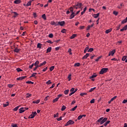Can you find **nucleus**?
<instances>
[{
    "mask_svg": "<svg viewBox=\"0 0 127 127\" xmlns=\"http://www.w3.org/2000/svg\"><path fill=\"white\" fill-rule=\"evenodd\" d=\"M107 121H108L107 118H104V117H101L97 121V122L100 123V125H103L104 123H106Z\"/></svg>",
    "mask_w": 127,
    "mask_h": 127,
    "instance_id": "nucleus-1",
    "label": "nucleus"
},
{
    "mask_svg": "<svg viewBox=\"0 0 127 127\" xmlns=\"http://www.w3.org/2000/svg\"><path fill=\"white\" fill-rule=\"evenodd\" d=\"M108 70H109L108 68H103L99 72V73L101 74H105V73H107V72H108Z\"/></svg>",
    "mask_w": 127,
    "mask_h": 127,
    "instance_id": "nucleus-2",
    "label": "nucleus"
},
{
    "mask_svg": "<svg viewBox=\"0 0 127 127\" xmlns=\"http://www.w3.org/2000/svg\"><path fill=\"white\" fill-rule=\"evenodd\" d=\"M82 3L77 2L75 5L73 6L74 8L78 9V8L81 7Z\"/></svg>",
    "mask_w": 127,
    "mask_h": 127,
    "instance_id": "nucleus-3",
    "label": "nucleus"
},
{
    "mask_svg": "<svg viewBox=\"0 0 127 127\" xmlns=\"http://www.w3.org/2000/svg\"><path fill=\"white\" fill-rule=\"evenodd\" d=\"M37 115L36 112H32L31 115L29 116V119H33L35 116Z\"/></svg>",
    "mask_w": 127,
    "mask_h": 127,
    "instance_id": "nucleus-4",
    "label": "nucleus"
},
{
    "mask_svg": "<svg viewBox=\"0 0 127 127\" xmlns=\"http://www.w3.org/2000/svg\"><path fill=\"white\" fill-rule=\"evenodd\" d=\"M116 53V50H113L112 51L110 52L108 55V56H114V54Z\"/></svg>",
    "mask_w": 127,
    "mask_h": 127,
    "instance_id": "nucleus-5",
    "label": "nucleus"
},
{
    "mask_svg": "<svg viewBox=\"0 0 127 127\" xmlns=\"http://www.w3.org/2000/svg\"><path fill=\"white\" fill-rule=\"evenodd\" d=\"M75 12H72L71 13V14L69 16V19H72V18H74V17H75Z\"/></svg>",
    "mask_w": 127,
    "mask_h": 127,
    "instance_id": "nucleus-6",
    "label": "nucleus"
},
{
    "mask_svg": "<svg viewBox=\"0 0 127 127\" xmlns=\"http://www.w3.org/2000/svg\"><path fill=\"white\" fill-rule=\"evenodd\" d=\"M59 24L60 25V26H64V25L65 24V21H59Z\"/></svg>",
    "mask_w": 127,
    "mask_h": 127,
    "instance_id": "nucleus-7",
    "label": "nucleus"
},
{
    "mask_svg": "<svg viewBox=\"0 0 127 127\" xmlns=\"http://www.w3.org/2000/svg\"><path fill=\"white\" fill-rule=\"evenodd\" d=\"M25 78H26V76H22L20 77H17L16 78V80H17L18 81H20V80H23V79H25Z\"/></svg>",
    "mask_w": 127,
    "mask_h": 127,
    "instance_id": "nucleus-8",
    "label": "nucleus"
},
{
    "mask_svg": "<svg viewBox=\"0 0 127 127\" xmlns=\"http://www.w3.org/2000/svg\"><path fill=\"white\" fill-rule=\"evenodd\" d=\"M90 55V54H86L85 55H84L83 57H82V59H87V58H88V57H89V56Z\"/></svg>",
    "mask_w": 127,
    "mask_h": 127,
    "instance_id": "nucleus-9",
    "label": "nucleus"
},
{
    "mask_svg": "<svg viewBox=\"0 0 127 127\" xmlns=\"http://www.w3.org/2000/svg\"><path fill=\"white\" fill-rule=\"evenodd\" d=\"M127 25H126L125 27H124L122 29L120 30V31L123 32L125 31V30H127Z\"/></svg>",
    "mask_w": 127,
    "mask_h": 127,
    "instance_id": "nucleus-10",
    "label": "nucleus"
},
{
    "mask_svg": "<svg viewBox=\"0 0 127 127\" xmlns=\"http://www.w3.org/2000/svg\"><path fill=\"white\" fill-rule=\"evenodd\" d=\"M99 15H100V13H98L97 14H94L93 15V17H94V18H98Z\"/></svg>",
    "mask_w": 127,
    "mask_h": 127,
    "instance_id": "nucleus-11",
    "label": "nucleus"
},
{
    "mask_svg": "<svg viewBox=\"0 0 127 127\" xmlns=\"http://www.w3.org/2000/svg\"><path fill=\"white\" fill-rule=\"evenodd\" d=\"M51 50H52V48H51V47H49V48L47 49L46 53H49L51 52Z\"/></svg>",
    "mask_w": 127,
    "mask_h": 127,
    "instance_id": "nucleus-12",
    "label": "nucleus"
},
{
    "mask_svg": "<svg viewBox=\"0 0 127 127\" xmlns=\"http://www.w3.org/2000/svg\"><path fill=\"white\" fill-rule=\"evenodd\" d=\"M21 2V1L20 0H15L14 1V3H15L16 4H18Z\"/></svg>",
    "mask_w": 127,
    "mask_h": 127,
    "instance_id": "nucleus-13",
    "label": "nucleus"
},
{
    "mask_svg": "<svg viewBox=\"0 0 127 127\" xmlns=\"http://www.w3.org/2000/svg\"><path fill=\"white\" fill-rule=\"evenodd\" d=\"M127 17L125 19H124L122 21V24H125V23H127Z\"/></svg>",
    "mask_w": 127,
    "mask_h": 127,
    "instance_id": "nucleus-14",
    "label": "nucleus"
},
{
    "mask_svg": "<svg viewBox=\"0 0 127 127\" xmlns=\"http://www.w3.org/2000/svg\"><path fill=\"white\" fill-rule=\"evenodd\" d=\"M67 122H68L69 125H73V124H75V122L72 120H69Z\"/></svg>",
    "mask_w": 127,
    "mask_h": 127,
    "instance_id": "nucleus-15",
    "label": "nucleus"
},
{
    "mask_svg": "<svg viewBox=\"0 0 127 127\" xmlns=\"http://www.w3.org/2000/svg\"><path fill=\"white\" fill-rule=\"evenodd\" d=\"M19 113L22 114V113H24V110H23V107L21 108L19 110Z\"/></svg>",
    "mask_w": 127,
    "mask_h": 127,
    "instance_id": "nucleus-16",
    "label": "nucleus"
},
{
    "mask_svg": "<svg viewBox=\"0 0 127 127\" xmlns=\"http://www.w3.org/2000/svg\"><path fill=\"white\" fill-rule=\"evenodd\" d=\"M110 123H111V121H107L104 125L103 126L104 127H107V126H108V125H109V124H110Z\"/></svg>",
    "mask_w": 127,
    "mask_h": 127,
    "instance_id": "nucleus-17",
    "label": "nucleus"
},
{
    "mask_svg": "<svg viewBox=\"0 0 127 127\" xmlns=\"http://www.w3.org/2000/svg\"><path fill=\"white\" fill-rule=\"evenodd\" d=\"M93 26H94V24H92L91 25H88L86 29V30H89L90 28H91V27H93Z\"/></svg>",
    "mask_w": 127,
    "mask_h": 127,
    "instance_id": "nucleus-18",
    "label": "nucleus"
},
{
    "mask_svg": "<svg viewBox=\"0 0 127 127\" xmlns=\"http://www.w3.org/2000/svg\"><path fill=\"white\" fill-rule=\"evenodd\" d=\"M111 31H112V29H109L106 30L105 31V33H106V34H108V33H110Z\"/></svg>",
    "mask_w": 127,
    "mask_h": 127,
    "instance_id": "nucleus-19",
    "label": "nucleus"
},
{
    "mask_svg": "<svg viewBox=\"0 0 127 127\" xmlns=\"http://www.w3.org/2000/svg\"><path fill=\"white\" fill-rule=\"evenodd\" d=\"M76 36H77V35L73 34L71 36H70V39H74V38H75Z\"/></svg>",
    "mask_w": 127,
    "mask_h": 127,
    "instance_id": "nucleus-20",
    "label": "nucleus"
},
{
    "mask_svg": "<svg viewBox=\"0 0 127 127\" xmlns=\"http://www.w3.org/2000/svg\"><path fill=\"white\" fill-rule=\"evenodd\" d=\"M71 77H72V74H69L67 77V79H68V81H71V80H72V78Z\"/></svg>",
    "mask_w": 127,
    "mask_h": 127,
    "instance_id": "nucleus-21",
    "label": "nucleus"
},
{
    "mask_svg": "<svg viewBox=\"0 0 127 127\" xmlns=\"http://www.w3.org/2000/svg\"><path fill=\"white\" fill-rule=\"evenodd\" d=\"M46 63H47L45 61L43 63H41L39 66H40V67H41V66H43V65H45Z\"/></svg>",
    "mask_w": 127,
    "mask_h": 127,
    "instance_id": "nucleus-22",
    "label": "nucleus"
},
{
    "mask_svg": "<svg viewBox=\"0 0 127 127\" xmlns=\"http://www.w3.org/2000/svg\"><path fill=\"white\" fill-rule=\"evenodd\" d=\"M42 46V44L39 43L37 44V48H40H40H41Z\"/></svg>",
    "mask_w": 127,
    "mask_h": 127,
    "instance_id": "nucleus-23",
    "label": "nucleus"
},
{
    "mask_svg": "<svg viewBox=\"0 0 127 127\" xmlns=\"http://www.w3.org/2000/svg\"><path fill=\"white\" fill-rule=\"evenodd\" d=\"M96 77H97V74H93L90 77V79H94V78H96Z\"/></svg>",
    "mask_w": 127,
    "mask_h": 127,
    "instance_id": "nucleus-24",
    "label": "nucleus"
},
{
    "mask_svg": "<svg viewBox=\"0 0 127 127\" xmlns=\"http://www.w3.org/2000/svg\"><path fill=\"white\" fill-rule=\"evenodd\" d=\"M38 64H39V61H37L35 64H34V66H39Z\"/></svg>",
    "mask_w": 127,
    "mask_h": 127,
    "instance_id": "nucleus-25",
    "label": "nucleus"
},
{
    "mask_svg": "<svg viewBox=\"0 0 127 127\" xmlns=\"http://www.w3.org/2000/svg\"><path fill=\"white\" fill-rule=\"evenodd\" d=\"M40 102V100L38 99L36 101H33V104H39Z\"/></svg>",
    "mask_w": 127,
    "mask_h": 127,
    "instance_id": "nucleus-26",
    "label": "nucleus"
},
{
    "mask_svg": "<svg viewBox=\"0 0 127 127\" xmlns=\"http://www.w3.org/2000/svg\"><path fill=\"white\" fill-rule=\"evenodd\" d=\"M37 74V73L34 72L33 74H31L30 78H31L32 77H35V76H36Z\"/></svg>",
    "mask_w": 127,
    "mask_h": 127,
    "instance_id": "nucleus-27",
    "label": "nucleus"
},
{
    "mask_svg": "<svg viewBox=\"0 0 127 127\" xmlns=\"http://www.w3.org/2000/svg\"><path fill=\"white\" fill-rule=\"evenodd\" d=\"M14 52H16V53H18L19 52V49H17V48H15L14 50Z\"/></svg>",
    "mask_w": 127,
    "mask_h": 127,
    "instance_id": "nucleus-28",
    "label": "nucleus"
},
{
    "mask_svg": "<svg viewBox=\"0 0 127 127\" xmlns=\"http://www.w3.org/2000/svg\"><path fill=\"white\" fill-rule=\"evenodd\" d=\"M78 107L77 106H75L74 108H73L72 109L70 110V111L74 112V111H75L77 108Z\"/></svg>",
    "mask_w": 127,
    "mask_h": 127,
    "instance_id": "nucleus-29",
    "label": "nucleus"
},
{
    "mask_svg": "<svg viewBox=\"0 0 127 127\" xmlns=\"http://www.w3.org/2000/svg\"><path fill=\"white\" fill-rule=\"evenodd\" d=\"M42 17L44 19V20H46V15L44 14L42 15Z\"/></svg>",
    "mask_w": 127,
    "mask_h": 127,
    "instance_id": "nucleus-30",
    "label": "nucleus"
},
{
    "mask_svg": "<svg viewBox=\"0 0 127 127\" xmlns=\"http://www.w3.org/2000/svg\"><path fill=\"white\" fill-rule=\"evenodd\" d=\"M65 110H66V106L64 105L62 107L61 111H65Z\"/></svg>",
    "mask_w": 127,
    "mask_h": 127,
    "instance_id": "nucleus-31",
    "label": "nucleus"
},
{
    "mask_svg": "<svg viewBox=\"0 0 127 127\" xmlns=\"http://www.w3.org/2000/svg\"><path fill=\"white\" fill-rule=\"evenodd\" d=\"M31 94H30L29 93L26 94V98H31Z\"/></svg>",
    "mask_w": 127,
    "mask_h": 127,
    "instance_id": "nucleus-32",
    "label": "nucleus"
},
{
    "mask_svg": "<svg viewBox=\"0 0 127 127\" xmlns=\"http://www.w3.org/2000/svg\"><path fill=\"white\" fill-rule=\"evenodd\" d=\"M26 84H34V82L31 81H28L26 82Z\"/></svg>",
    "mask_w": 127,
    "mask_h": 127,
    "instance_id": "nucleus-33",
    "label": "nucleus"
},
{
    "mask_svg": "<svg viewBox=\"0 0 127 127\" xmlns=\"http://www.w3.org/2000/svg\"><path fill=\"white\" fill-rule=\"evenodd\" d=\"M68 93H69V90L67 89V90H65L64 91V94L65 95H68Z\"/></svg>",
    "mask_w": 127,
    "mask_h": 127,
    "instance_id": "nucleus-34",
    "label": "nucleus"
},
{
    "mask_svg": "<svg viewBox=\"0 0 127 127\" xmlns=\"http://www.w3.org/2000/svg\"><path fill=\"white\" fill-rule=\"evenodd\" d=\"M58 117H59V113H58L54 115V118H58Z\"/></svg>",
    "mask_w": 127,
    "mask_h": 127,
    "instance_id": "nucleus-35",
    "label": "nucleus"
},
{
    "mask_svg": "<svg viewBox=\"0 0 127 127\" xmlns=\"http://www.w3.org/2000/svg\"><path fill=\"white\" fill-rule=\"evenodd\" d=\"M80 66V63H77L74 64V67H79Z\"/></svg>",
    "mask_w": 127,
    "mask_h": 127,
    "instance_id": "nucleus-36",
    "label": "nucleus"
},
{
    "mask_svg": "<svg viewBox=\"0 0 127 127\" xmlns=\"http://www.w3.org/2000/svg\"><path fill=\"white\" fill-rule=\"evenodd\" d=\"M89 50V47H86L84 50V53H86L87 51Z\"/></svg>",
    "mask_w": 127,
    "mask_h": 127,
    "instance_id": "nucleus-37",
    "label": "nucleus"
},
{
    "mask_svg": "<svg viewBox=\"0 0 127 127\" xmlns=\"http://www.w3.org/2000/svg\"><path fill=\"white\" fill-rule=\"evenodd\" d=\"M117 99V96H114L111 99L110 101L111 102H113V101H114V100H116Z\"/></svg>",
    "mask_w": 127,
    "mask_h": 127,
    "instance_id": "nucleus-38",
    "label": "nucleus"
},
{
    "mask_svg": "<svg viewBox=\"0 0 127 127\" xmlns=\"http://www.w3.org/2000/svg\"><path fill=\"white\" fill-rule=\"evenodd\" d=\"M59 98L57 97L55 99L53 100V103H55L56 102H57V101H58Z\"/></svg>",
    "mask_w": 127,
    "mask_h": 127,
    "instance_id": "nucleus-39",
    "label": "nucleus"
},
{
    "mask_svg": "<svg viewBox=\"0 0 127 127\" xmlns=\"http://www.w3.org/2000/svg\"><path fill=\"white\" fill-rule=\"evenodd\" d=\"M93 51H94V49H93V48H90V49L88 50L87 52H93Z\"/></svg>",
    "mask_w": 127,
    "mask_h": 127,
    "instance_id": "nucleus-40",
    "label": "nucleus"
},
{
    "mask_svg": "<svg viewBox=\"0 0 127 127\" xmlns=\"http://www.w3.org/2000/svg\"><path fill=\"white\" fill-rule=\"evenodd\" d=\"M19 108V106L16 107L15 108L13 109V111H14L15 112H16V111L18 110Z\"/></svg>",
    "mask_w": 127,
    "mask_h": 127,
    "instance_id": "nucleus-41",
    "label": "nucleus"
},
{
    "mask_svg": "<svg viewBox=\"0 0 127 127\" xmlns=\"http://www.w3.org/2000/svg\"><path fill=\"white\" fill-rule=\"evenodd\" d=\"M35 67L33 69V71H36V69L39 68V67H40V66L39 65H35Z\"/></svg>",
    "mask_w": 127,
    "mask_h": 127,
    "instance_id": "nucleus-42",
    "label": "nucleus"
},
{
    "mask_svg": "<svg viewBox=\"0 0 127 127\" xmlns=\"http://www.w3.org/2000/svg\"><path fill=\"white\" fill-rule=\"evenodd\" d=\"M127 56H124L122 58V61H125L126 59H127Z\"/></svg>",
    "mask_w": 127,
    "mask_h": 127,
    "instance_id": "nucleus-43",
    "label": "nucleus"
},
{
    "mask_svg": "<svg viewBox=\"0 0 127 127\" xmlns=\"http://www.w3.org/2000/svg\"><path fill=\"white\" fill-rule=\"evenodd\" d=\"M54 68H55L54 66H51L50 68V71H53V70H54Z\"/></svg>",
    "mask_w": 127,
    "mask_h": 127,
    "instance_id": "nucleus-44",
    "label": "nucleus"
},
{
    "mask_svg": "<svg viewBox=\"0 0 127 127\" xmlns=\"http://www.w3.org/2000/svg\"><path fill=\"white\" fill-rule=\"evenodd\" d=\"M71 51H72V49H68V52L69 53L70 55H72Z\"/></svg>",
    "mask_w": 127,
    "mask_h": 127,
    "instance_id": "nucleus-45",
    "label": "nucleus"
},
{
    "mask_svg": "<svg viewBox=\"0 0 127 127\" xmlns=\"http://www.w3.org/2000/svg\"><path fill=\"white\" fill-rule=\"evenodd\" d=\"M27 6H29L30 5H31V1H29L27 3Z\"/></svg>",
    "mask_w": 127,
    "mask_h": 127,
    "instance_id": "nucleus-46",
    "label": "nucleus"
},
{
    "mask_svg": "<svg viewBox=\"0 0 127 127\" xmlns=\"http://www.w3.org/2000/svg\"><path fill=\"white\" fill-rule=\"evenodd\" d=\"M95 89H96V87L92 88H91V89H90L89 92H93V91H94Z\"/></svg>",
    "mask_w": 127,
    "mask_h": 127,
    "instance_id": "nucleus-47",
    "label": "nucleus"
},
{
    "mask_svg": "<svg viewBox=\"0 0 127 127\" xmlns=\"http://www.w3.org/2000/svg\"><path fill=\"white\" fill-rule=\"evenodd\" d=\"M49 37H50V38H53V34L51 33L49 35Z\"/></svg>",
    "mask_w": 127,
    "mask_h": 127,
    "instance_id": "nucleus-48",
    "label": "nucleus"
},
{
    "mask_svg": "<svg viewBox=\"0 0 127 127\" xmlns=\"http://www.w3.org/2000/svg\"><path fill=\"white\" fill-rule=\"evenodd\" d=\"M8 106V102H7L6 104H3V107L5 108V107H7Z\"/></svg>",
    "mask_w": 127,
    "mask_h": 127,
    "instance_id": "nucleus-49",
    "label": "nucleus"
},
{
    "mask_svg": "<svg viewBox=\"0 0 127 127\" xmlns=\"http://www.w3.org/2000/svg\"><path fill=\"white\" fill-rule=\"evenodd\" d=\"M83 118V116L82 115H80L77 118V120H81V119H82Z\"/></svg>",
    "mask_w": 127,
    "mask_h": 127,
    "instance_id": "nucleus-50",
    "label": "nucleus"
},
{
    "mask_svg": "<svg viewBox=\"0 0 127 127\" xmlns=\"http://www.w3.org/2000/svg\"><path fill=\"white\" fill-rule=\"evenodd\" d=\"M61 32H62V33H66V29H63L62 30Z\"/></svg>",
    "mask_w": 127,
    "mask_h": 127,
    "instance_id": "nucleus-51",
    "label": "nucleus"
},
{
    "mask_svg": "<svg viewBox=\"0 0 127 127\" xmlns=\"http://www.w3.org/2000/svg\"><path fill=\"white\" fill-rule=\"evenodd\" d=\"M102 56L99 57L97 59H96L95 60V61H96L97 62H98V61H99V60H100V59H101Z\"/></svg>",
    "mask_w": 127,
    "mask_h": 127,
    "instance_id": "nucleus-52",
    "label": "nucleus"
},
{
    "mask_svg": "<svg viewBox=\"0 0 127 127\" xmlns=\"http://www.w3.org/2000/svg\"><path fill=\"white\" fill-rule=\"evenodd\" d=\"M119 13L117 12V11H114V12H113V14H114L115 15H118V14Z\"/></svg>",
    "mask_w": 127,
    "mask_h": 127,
    "instance_id": "nucleus-53",
    "label": "nucleus"
},
{
    "mask_svg": "<svg viewBox=\"0 0 127 127\" xmlns=\"http://www.w3.org/2000/svg\"><path fill=\"white\" fill-rule=\"evenodd\" d=\"M16 71H17V72H21V71H22V70L21 69H20V68H17L16 69Z\"/></svg>",
    "mask_w": 127,
    "mask_h": 127,
    "instance_id": "nucleus-54",
    "label": "nucleus"
},
{
    "mask_svg": "<svg viewBox=\"0 0 127 127\" xmlns=\"http://www.w3.org/2000/svg\"><path fill=\"white\" fill-rule=\"evenodd\" d=\"M12 12L14 14V17H16L17 15H18L17 13H16V12Z\"/></svg>",
    "mask_w": 127,
    "mask_h": 127,
    "instance_id": "nucleus-55",
    "label": "nucleus"
},
{
    "mask_svg": "<svg viewBox=\"0 0 127 127\" xmlns=\"http://www.w3.org/2000/svg\"><path fill=\"white\" fill-rule=\"evenodd\" d=\"M34 65V64H33L31 65H29V68H30V69H32V67H33Z\"/></svg>",
    "mask_w": 127,
    "mask_h": 127,
    "instance_id": "nucleus-56",
    "label": "nucleus"
},
{
    "mask_svg": "<svg viewBox=\"0 0 127 127\" xmlns=\"http://www.w3.org/2000/svg\"><path fill=\"white\" fill-rule=\"evenodd\" d=\"M84 95H87V93H80V96H83Z\"/></svg>",
    "mask_w": 127,
    "mask_h": 127,
    "instance_id": "nucleus-57",
    "label": "nucleus"
},
{
    "mask_svg": "<svg viewBox=\"0 0 127 127\" xmlns=\"http://www.w3.org/2000/svg\"><path fill=\"white\" fill-rule=\"evenodd\" d=\"M11 127H17V125H16V124H12Z\"/></svg>",
    "mask_w": 127,
    "mask_h": 127,
    "instance_id": "nucleus-58",
    "label": "nucleus"
},
{
    "mask_svg": "<svg viewBox=\"0 0 127 127\" xmlns=\"http://www.w3.org/2000/svg\"><path fill=\"white\" fill-rule=\"evenodd\" d=\"M46 84H48V85H49V84H51V80H49L48 81H47Z\"/></svg>",
    "mask_w": 127,
    "mask_h": 127,
    "instance_id": "nucleus-59",
    "label": "nucleus"
},
{
    "mask_svg": "<svg viewBox=\"0 0 127 127\" xmlns=\"http://www.w3.org/2000/svg\"><path fill=\"white\" fill-rule=\"evenodd\" d=\"M8 87L9 88H12V87H13V85H12V84H8Z\"/></svg>",
    "mask_w": 127,
    "mask_h": 127,
    "instance_id": "nucleus-60",
    "label": "nucleus"
},
{
    "mask_svg": "<svg viewBox=\"0 0 127 127\" xmlns=\"http://www.w3.org/2000/svg\"><path fill=\"white\" fill-rule=\"evenodd\" d=\"M94 103H95V100L94 99H92L90 101V103L91 104H94Z\"/></svg>",
    "mask_w": 127,
    "mask_h": 127,
    "instance_id": "nucleus-61",
    "label": "nucleus"
},
{
    "mask_svg": "<svg viewBox=\"0 0 127 127\" xmlns=\"http://www.w3.org/2000/svg\"><path fill=\"white\" fill-rule=\"evenodd\" d=\"M123 104H126V103H127V100H124L122 102Z\"/></svg>",
    "mask_w": 127,
    "mask_h": 127,
    "instance_id": "nucleus-62",
    "label": "nucleus"
},
{
    "mask_svg": "<svg viewBox=\"0 0 127 127\" xmlns=\"http://www.w3.org/2000/svg\"><path fill=\"white\" fill-rule=\"evenodd\" d=\"M69 10L70 11H71V12H73V7H71L70 8H69Z\"/></svg>",
    "mask_w": 127,
    "mask_h": 127,
    "instance_id": "nucleus-63",
    "label": "nucleus"
},
{
    "mask_svg": "<svg viewBox=\"0 0 127 127\" xmlns=\"http://www.w3.org/2000/svg\"><path fill=\"white\" fill-rule=\"evenodd\" d=\"M59 25V22H56L55 26H58Z\"/></svg>",
    "mask_w": 127,
    "mask_h": 127,
    "instance_id": "nucleus-64",
    "label": "nucleus"
}]
</instances>
